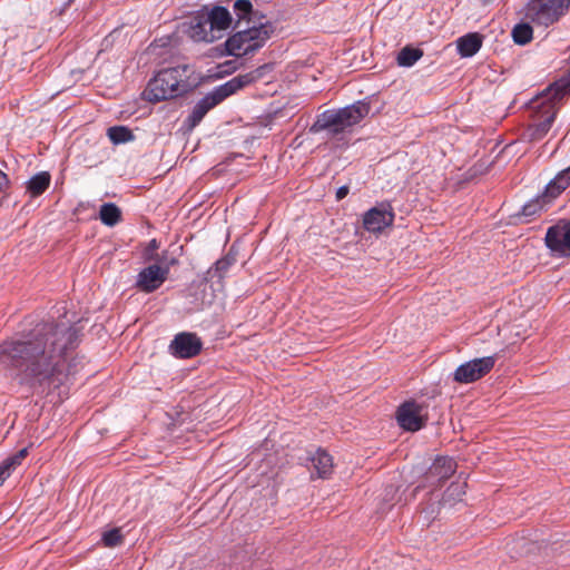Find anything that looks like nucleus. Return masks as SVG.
I'll return each instance as SVG.
<instances>
[{
  "label": "nucleus",
  "instance_id": "obj_32",
  "mask_svg": "<svg viewBox=\"0 0 570 570\" xmlns=\"http://www.w3.org/2000/svg\"><path fill=\"white\" fill-rule=\"evenodd\" d=\"M347 194H348V187L342 186L336 190V199L341 200V199L345 198L347 196Z\"/></svg>",
  "mask_w": 570,
  "mask_h": 570
},
{
  "label": "nucleus",
  "instance_id": "obj_1",
  "mask_svg": "<svg viewBox=\"0 0 570 570\" xmlns=\"http://www.w3.org/2000/svg\"><path fill=\"white\" fill-rule=\"evenodd\" d=\"M78 331L69 322L46 323L23 340L0 343V366L19 384L42 393L63 384Z\"/></svg>",
  "mask_w": 570,
  "mask_h": 570
},
{
  "label": "nucleus",
  "instance_id": "obj_10",
  "mask_svg": "<svg viewBox=\"0 0 570 570\" xmlns=\"http://www.w3.org/2000/svg\"><path fill=\"white\" fill-rule=\"evenodd\" d=\"M494 364V356H485L465 362L454 371L453 381L461 384L475 382L487 375Z\"/></svg>",
  "mask_w": 570,
  "mask_h": 570
},
{
  "label": "nucleus",
  "instance_id": "obj_23",
  "mask_svg": "<svg viewBox=\"0 0 570 570\" xmlns=\"http://www.w3.org/2000/svg\"><path fill=\"white\" fill-rule=\"evenodd\" d=\"M454 472V463L451 459L439 458L431 468V473L439 475L440 479H446Z\"/></svg>",
  "mask_w": 570,
  "mask_h": 570
},
{
  "label": "nucleus",
  "instance_id": "obj_3",
  "mask_svg": "<svg viewBox=\"0 0 570 570\" xmlns=\"http://www.w3.org/2000/svg\"><path fill=\"white\" fill-rule=\"evenodd\" d=\"M569 83L560 81L549 86L542 94L531 101L533 110V125L529 126L524 136L529 140H539L543 138L551 128L557 112V101L560 100Z\"/></svg>",
  "mask_w": 570,
  "mask_h": 570
},
{
  "label": "nucleus",
  "instance_id": "obj_11",
  "mask_svg": "<svg viewBox=\"0 0 570 570\" xmlns=\"http://www.w3.org/2000/svg\"><path fill=\"white\" fill-rule=\"evenodd\" d=\"M394 222V212L390 204L381 203L363 215V227L373 234L382 233L385 228L392 226Z\"/></svg>",
  "mask_w": 570,
  "mask_h": 570
},
{
  "label": "nucleus",
  "instance_id": "obj_4",
  "mask_svg": "<svg viewBox=\"0 0 570 570\" xmlns=\"http://www.w3.org/2000/svg\"><path fill=\"white\" fill-rule=\"evenodd\" d=\"M230 24L232 16L227 9L204 8L190 19L187 33L196 42L212 43L222 39Z\"/></svg>",
  "mask_w": 570,
  "mask_h": 570
},
{
  "label": "nucleus",
  "instance_id": "obj_16",
  "mask_svg": "<svg viewBox=\"0 0 570 570\" xmlns=\"http://www.w3.org/2000/svg\"><path fill=\"white\" fill-rule=\"evenodd\" d=\"M236 252H227L223 257L217 259L214 265L207 271L210 278L223 279L227 276L229 269L236 264Z\"/></svg>",
  "mask_w": 570,
  "mask_h": 570
},
{
  "label": "nucleus",
  "instance_id": "obj_26",
  "mask_svg": "<svg viewBox=\"0 0 570 570\" xmlns=\"http://www.w3.org/2000/svg\"><path fill=\"white\" fill-rule=\"evenodd\" d=\"M512 37L515 43L525 45L532 39V28L528 23H520L513 28Z\"/></svg>",
  "mask_w": 570,
  "mask_h": 570
},
{
  "label": "nucleus",
  "instance_id": "obj_35",
  "mask_svg": "<svg viewBox=\"0 0 570 570\" xmlns=\"http://www.w3.org/2000/svg\"><path fill=\"white\" fill-rule=\"evenodd\" d=\"M150 247H151V249H155L156 247H158L155 239L151 240Z\"/></svg>",
  "mask_w": 570,
  "mask_h": 570
},
{
  "label": "nucleus",
  "instance_id": "obj_27",
  "mask_svg": "<svg viewBox=\"0 0 570 570\" xmlns=\"http://www.w3.org/2000/svg\"><path fill=\"white\" fill-rule=\"evenodd\" d=\"M107 134L114 144L127 142L134 138L131 131L122 126L110 127Z\"/></svg>",
  "mask_w": 570,
  "mask_h": 570
},
{
  "label": "nucleus",
  "instance_id": "obj_21",
  "mask_svg": "<svg viewBox=\"0 0 570 570\" xmlns=\"http://www.w3.org/2000/svg\"><path fill=\"white\" fill-rule=\"evenodd\" d=\"M99 216L105 225L114 226L120 220L121 213L115 204H104L100 208Z\"/></svg>",
  "mask_w": 570,
  "mask_h": 570
},
{
  "label": "nucleus",
  "instance_id": "obj_34",
  "mask_svg": "<svg viewBox=\"0 0 570 570\" xmlns=\"http://www.w3.org/2000/svg\"><path fill=\"white\" fill-rule=\"evenodd\" d=\"M551 254L556 255L557 257H568V256H570V252H563V250L551 252Z\"/></svg>",
  "mask_w": 570,
  "mask_h": 570
},
{
  "label": "nucleus",
  "instance_id": "obj_20",
  "mask_svg": "<svg viewBox=\"0 0 570 570\" xmlns=\"http://www.w3.org/2000/svg\"><path fill=\"white\" fill-rule=\"evenodd\" d=\"M50 184V175L46 171L39 173L35 175L29 181H28V190L31 193L32 196H38L42 194Z\"/></svg>",
  "mask_w": 570,
  "mask_h": 570
},
{
  "label": "nucleus",
  "instance_id": "obj_12",
  "mask_svg": "<svg viewBox=\"0 0 570 570\" xmlns=\"http://www.w3.org/2000/svg\"><path fill=\"white\" fill-rule=\"evenodd\" d=\"M203 347L202 340L190 332H183L175 335L169 344V352L178 358H191L199 354Z\"/></svg>",
  "mask_w": 570,
  "mask_h": 570
},
{
  "label": "nucleus",
  "instance_id": "obj_18",
  "mask_svg": "<svg viewBox=\"0 0 570 570\" xmlns=\"http://www.w3.org/2000/svg\"><path fill=\"white\" fill-rule=\"evenodd\" d=\"M215 98H213L209 94L205 96L193 109L191 115L189 116L190 127H195L203 117L216 106Z\"/></svg>",
  "mask_w": 570,
  "mask_h": 570
},
{
  "label": "nucleus",
  "instance_id": "obj_13",
  "mask_svg": "<svg viewBox=\"0 0 570 570\" xmlns=\"http://www.w3.org/2000/svg\"><path fill=\"white\" fill-rule=\"evenodd\" d=\"M546 244L549 249H570V220L551 226L546 235Z\"/></svg>",
  "mask_w": 570,
  "mask_h": 570
},
{
  "label": "nucleus",
  "instance_id": "obj_14",
  "mask_svg": "<svg viewBox=\"0 0 570 570\" xmlns=\"http://www.w3.org/2000/svg\"><path fill=\"white\" fill-rule=\"evenodd\" d=\"M311 462V476L326 479L332 474L333 471V459L332 456L322 449L316 450L314 454L309 456Z\"/></svg>",
  "mask_w": 570,
  "mask_h": 570
},
{
  "label": "nucleus",
  "instance_id": "obj_30",
  "mask_svg": "<svg viewBox=\"0 0 570 570\" xmlns=\"http://www.w3.org/2000/svg\"><path fill=\"white\" fill-rule=\"evenodd\" d=\"M540 205L538 202L527 204L523 209L521 216H531L537 214L540 210Z\"/></svg>",
  "mask_w": 570,
  "mask_h": 570
},
{
  "label": "nucleus",
  "instance_id": "obj_7",
  "mask_svg": "<svg viewBox=\"0 0 570 570\" xmlns=\"http://www.w3.org/2000/svg\"><path fill=\"white\" fill-rule=\"evenodd\" d=\"M569 6L570 0H531L525 16L532 22L547 27L563 16Z\"/></svg>",
  "mask_w": 570,
  "mask_h": 570
},
{
  "label": "nucleus",
  "instance_id": "obj_2",
  "mask_svg": "<svg viewBox=\"0 0 570 570\" xmlns=\"http://www.w3.org/2000/svg\"><path fill=\"white\" fill-rule=\"evenodd\" d=\"M193 69L187 66H177L160 70L148 83L144 98L150 102L181 96L196 86L193 79Z\"/></svg>",
  "mask_w": 570,
  "mask_h": 570
},
{
  "label": "nucleus",
  "instance_id": "obj_8",
  "mask_svg": "<svg viewBox=\"0 0 570 570\" xmlns=\"http://www.w3.org/2000/svg\"><path fill=\"white\" fill-rule=\"evenodd\" d=\"M395 416L403 430L416 432L423 429L429 420L428 405L414 400L405 401L397 407Z\"/></svg>",
  "mask_w": 570,
  "mask_h": 570
},
{
  "label": "nucleus",
  "instance_id": "obj_9",
  "mask_svg": "<svg viewBox=\"0 0 570 570\" xmlns=\"http://www.w3.org/2000/svg\"><path fill=\"white\" fill-rule=\"evenodd\" d=\"M175 263L176 261L174 258H164L142 268L137 275L136 286L145 293L155 292L165 283L168 277L170 266Z\"/></svg>",
  "mask_w": 570,
  "mask_h": 570
},
{
  "label": "nucleus",
  "instance_id": "obj_15",
  "mask_svg": "<svg viewBox=\"0 0 570 570\" xmlns=\"http://www.w3.org/2000/svg\"><path fill=\"white\" fill-rule=\"evenodd\" d=\"M483 37L478 32L468 33L456 40L458 52L461 57L474 56L482 47Z\"/></svg>",
  "mask_w": 570,
  "mask_h": 570
},
{
  "label": "nucleus",
  "instance_id": "obj_22",
  "mask_svg": "<svg viewBox=\"0 0 570 570\" xmlns=\"http://www.w3.org/2000/svg\"><path fill=\"white\" fill-rule=\"evenodd\" d=\"M239 80L230 79L226 83L222 85L217 89H215L209 95L215 98L216 104L218 105L222 102L225 98L228 96L235 94L237 90H239Z\"/></svg>",
  "mask_w": 570,
  "mask_h": 570
},
{
  "label": "nucleus",
  "instance_id": "obj_24",
  "mask_svg": "<svg viewBox=\"0 0 570 570\" xmlns=\"http://www.w3.org/2000/svg\"><path fill=\"white\" fill-rule=\"evenodd\" d=\"M570 185V177L564 171L560 173L546 189V195L554 198Z\"/></svg>",
  "mask_w": 570,
  "mask_h": 570
},
{
  "label": "nucleus",
  "instance_id": "obj_25",
  "mask_svg": "<svg viewBox=\"0 0 570 570\" xmlns=\"http://www.w3.org/2000/svg\"><path fill=\"white\" fill-rule=\"evenodd\" d=\"M422 51L414 48H403L397 56V63L403 67L413 66L421 57Z\"/></svg>",
  "mask_w": 570,
  "mask_h": 570
},
{
  "label": "nucleus",
  "instance_id": "obj_31",
  "mask_svg": "<svg viewBox=\"0 0 570 570\" xmlns=\"http://www.w3.org/2000/svg\"><path fill=\"white\" fill-rule=\"evenodd\" d=\"M234 79L239 80V82H240L239 89H240L244 86L250 83V81L253 80V77L250 75H243V76L235 77Z\"/></svg>",
  "mask_w": 570,
  "mask_h": 570
},
{
  "label": "nucleus",
  "instance_id": "obj_28",
  "mask_svg": "<svg viewBox=\"0 0 570 570\" xmlns=\"http://www.w3.org/2000/svg\"><path fill=\"white\" fill-rule=\"evenodd\" d=\"M122 541V535L120 533V530L115 528L109 531H106L102 534V542L106 547L112 548L118 544H120Z\"/></svg>",
  "mask_w": 570,
  "mask_h": 570
},
{
  "label": "nucleus",
  "instance_id": "obj_17",
  "mask_svg": "<svg viewBox=\"0 0 570 570\" xmlns=\"http://www.w3.org/2000/svg\"><path fill=\"white\" fill-rule=\"evenodd\" d=\"M27 454L28 449L23 448L16 454L2 461V463L0 464V487L11 475L16 468L21 464L22 460L27 456Z\"/></svg>",
  "mask_w": 570,
  "mask_h": 570
},
{
  "label": "nucleus",
  "instance_id": "obj_19",
  "mask_svg": "<svg viewBox=\"0 0 570 570\" xmlns=\"http://www.w3.org/2000/svg\"><path fill=\"white\" fill-rule=\"evenodd\" d=\"M466 483L464 481H454L445 490L442 502L452 505L462 500L465 494Z\"/></svg>",
  "mask_w": 570,
  "mask_h": 570
},
{
  "label": "nucleus",
  "instance_id": "obj_6",
  "mask_svg": "<svg viewBox=\"0 0 570 570\" xmlns=\"http://www.w3.org/2000/svg\"><path fill=\"white\" fill-rule=\"evenodd\" d=\"M272 27L261 24L230 36L226 42V51L235 57H243L259 49L271 37Z\"/></svg>",
  "mask_w": 570,
  "mask_h": 570
},
{
  "label": "nucleus",
  "instance_id": "obj_5",
  "mask_svg": "<svg viewBox=\"0 0 570 570\" xmlns=\"http://www.w3.org/2000/svg\"><path fill=\"white\" fill-rule=\"evenodd\" d=\"M370 112V105L357 101L338 110L323 112L317 119L316 126L331 132H341L346 128L358 124Z\"/></svg>",
  "mask_w": 570,
  "mask_h": 570
},
{
  "label": "nucleus",
  "instance_id": "obj_36",
  "mask_svg": "<svg viewBox=\"0 0 570 570\" xmlns=\"http://www.w3.org/2000/svg\"><path fill=\"white\" fill-rule=\"evenodd\" d=\"M563 171H564V174H566L568 177H570V167H569V168H567V169H566V170H563Z\"/></svg>",
  "mask_w": 570,
  "mask_h": 570
},
{
  "label": "nucleus",
  "instance_id": "obj_29",
  "mask_svg": "<svg viewBox=\"0 0 570 570\" xmlns=\"http://www.w3.org/2000/svg\"><path fill=\"white\" fill-rule=\"evenodd\" d=\"M234 9L239 18H245L252 10V3L248 0H237Z\"/></svg>",
  "mask_w": 570,
  "mask_h": 570
},
{
  "label": "nucleus",
  "instance_id": "obj_33",
  "mask_svg": "<svg viewBox=\"0 0 570 570\" xmlns=\"http://www.w3.org/2000/svg\"><path fill=\"white\" fill-rule=\"evenodd\" d=\"M8 177L7 175L0 170V193L7 187Z\"/></svg>",
  "mask_w": 570,
  "mask_h": 570
}]
</instances>
